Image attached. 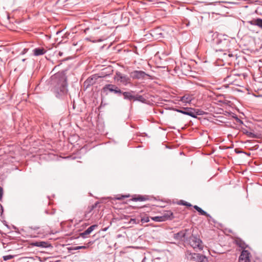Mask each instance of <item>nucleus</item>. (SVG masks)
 <instances>
[{
	"label": "nucleus",
	"mask_w": 262,
	"mask_h": 262,
	"mask_svg": "<svg viewBox=\"0 0 262 262\" xmlns=\"http://www.w3.org/2000/svg\"><path fill=\"white\" fill-rule=\"evenodd\" d=\"M191 97H190L189 95H184L181 97L180 101H182L183 103H189L191 101Z\"/></svg>",
	"instance_id": "obj_18"
},
{
	"label": "nucleus",
	"mask_w": 262,
	"mask_h": 262,
	"mask_svg": "<svg viewBox=\"0 0 262 262\" xmlns=\"http://www.w3.org/2000/svg\"><path fill=\"white\" fill-rule=\"evenodd\" d=\"M256 26L262 29V19L257 18Z\"/></svg>",
	"instance_id": "obj_26"
},
{
	"label": "nucleus",
	"mask_w": 262,
	"mask_h": 262,
	"mask_svg": "<svg viewBox=\"0 0 262 262\" xmlns=\"http://www.w3.org/2000/svg\"><path fill=\"white\" fill-rule=\"evenodd\" d=\"M256 23H257V18L254 19L253 20H248L247 21V24H250L251 25L256 26Z\"/></svg>",
	"instance_id": "obj_25"
},
{
	"label": "nucleus",
	"mask_w": 262,
	"mask_h": 262,
	"mask_svg": "<svg viewBox=\"0 0 262 262\" xmlns=\"http://www.w3.org/2000/svg\"><path fill=\"white\" fill-rule=\"evenodd\" d=\"M97 204H98L97 203H96L94 205H93V206H92V209H93V208H94L95 207H96L97 206Z\"/></svg>",
	"instance_id": "obj_31"
},
{
	"label": "nucleus",
	"mask_w": 262,
	"mask_h": 262,
	"mask_svg": "<svg viewBox=\"0 0 262 262\" xmlns=\"http://www.w3.org/2000/svg\"><path fill=\"white\" fill-rule=\"evenodd\" d=\"M134 93V92L133 91L124 92H122L121 94L123 95L124 99H126L129 101H134L135 95H133Z\"/></svg>",
	"instance_id": "obj_12"
},
{
	"label": "nucleus",
	"mask_w": 262,
	"mask_h": 262,
	"mask_svg": "<svg viewBox=\"0 0 262 262\" xmlns=\"http://www.w3.org/2000/svg\"><path fill=\"white\" fill-rule=\"evenodd\" d=\"M145 260V257H144V258L143 259V260H142V262H144Z\"/></svg>",
	"instance_id": "obj_33"
},
{
	"label": "nucleus",
	"mask_w": 262,
	"mask_h": 262,
	"mask_svg": "<svg viewBox=\"0 0 262 262\" xmlns=\"http://www.w3.org/2000/svg\"><path fill=\"white\" fill-rule=\"evenodd\" d=\"M214 42L216 45L215 48L216 52L226 51V49H228L230 45V42L228 39L225 38L222 39L219 37L214 39Z\"/></svg>",
	"instance_id": "obj_2"
},
{
	"label": "nucleus",
	"mask_w": 262,
	"mask_h": 262,
	"mask_svg": "<svg viewBox=\"0 0 262 262\" xmlns=\"http://www.w3.org/2000/svg\"><path fill=\"white\" fill-rule=\"evenodd\" d=\"M230 77H231V76H228V77H227V79H229V78H230Z\"/></svg>",
	"instance_id": "obj_35"
},
{
	"label": "nucleus",
	"mask_w": 262,
	"mask_h": 262,
	"mask_svg": "<svg viewBox=\"0 0 262 262\" xmlns=\"http://www.w3.org/2000/svg\"><path fill=\"white\" fill-rule=\"evenodd\" d=\"M93 243H94V242L90 241V242H88V243H86V244H85V245H84V246H76V247H73L72 248V249L74 250H80V249H86L88 248L91 245H92L93 244Z\"/></svg>",
	"instance_id": "obj_17"
},
{
	"label": "nucleus",
	"mask_w": 262,
	"mask_h": 262,
	"mask_svg": "<svg viewBox=\"0 0 262 262\" xmlns=\"http://www.w3.org/2000/svg\"><path fill=\"white\" fill-rule=\"evenodd\" d=\"M180 204H182V205H185L187 206H189V207L191 206V205L190 203L186 202H184V201H181Z\"/></svg>",
	"instance_id": "obj_28"
},
{
	"label": "nucleus",
	"mask_w": 262,
	"mask_h": 262,
	"mask_svg": "<svg viewBox=\"0 0 262 262\" xmlns=\"http://www.w3.org/2000/svg\"><path fill=\"white\" fill-rule=\"evenodd\" d=\"M97 226H98L97 225H93L91 226L84 232L80 233V236L83 238H86V236L90 234L96 227H97Z\"/></svg>",
	"instance_id": "obj_11"
},
{
	"label": "nucleus",
	"mask_w": 262,
	"mask_h": 262,
	"mask_svg": "<svg viewBox=\"0 0 262 262\" xmlns=\"http://www.w3.org/2000/svg\"><path fill=\"white\" fill-rule=\"evenodd\" d=\"M193 208L197 211H198L200 213V214L203 215H206L207 216H209V214H208L206 211L203 210L201 208H200V207L198 206L197 205H194L193 206Z\"/></svg>",
	"instance_id": "obj_19"
},
{
	"label": "nucleus",
	"mask_w": 262,
	"mask_h": 262,
	"mask_svg": "<svg viewBox=\"0 0 262 262\" xmlns=\"http://www.w3.org/2000/svg\"><path fill=\"white\" fill-rule=\"evenodd\" d=\"M163 218L164 216H155L152 220L155 222H162L164 221Z\"/></svg>",
	"instance_id": "obj_23"
},
{
	"label": "nucleus",
	"mask_w": 262,
	"mask_h": 262,
	"mask_svg": "<svg viewBox=\"0 0 262 262\" xmlns=\"http://www.w3.org/2000/svg\"><path fill=\"white\" fill-rule=\"evenodd\" d=\"M113 92L115 94L118 95H121L122 91L119 89L116 85L108 84H106L102 89V92L105 93L106 95L107 94V92Z\"/></svg>",
	"instance_id": "obj_4"
},
{
	"label": "nucleus",
	"mask_w": 262,
	"mask_h": 262,
	"mask_svg": "<svg viewBox=\"0 0 262 262\" xmlns=\"http://www.w3.org/2000/svg\"><path fill=\"white\" fill-rule=\"evenodd\" d=\"M174 111L194 118H196L197 115H199L194 109L191 107H184L182 110L176 108Z\"/></svg>",
	"instance_id": "obj_5"
},
{
	"label": "nucleus",
	"mask_w": 262,
	"mask_h": 262,
	"mask_svg": "<svg viewBox=\"0 0 262 262\" xmlns=\"http://www.w3.org/2000/svg\"><path fill=\"white\" fill-rule=\"evenodd\" d=\"M31 245L32 246L42 247V248H47L50 246V245L48 243L46 242H32L31 244Z\"/></svg>",
	"instance_id": "obj_14"
},
{
	"label": "nucleus",
	"mask_w": 262,
	"mask_h": 262,
	"mask_svg": "<svg viewBox=\"0 0 262 262\" xmlns=\"http://www.w3.org/2000/svg\"><path fill=\"white\" fill-rule=\"evenodd\" d=\"M236 244L242 249H245L247 247L245 243L241 239H237L236 240Z\"/></svg>",
	"instance_id": "obj_20"
},
{
	"label": "nucleus",
	"mask_w": 262,
	"mask_h": 262,
	"mask_svg": "<svg viewBox=\"0 0 262 262\" xmlns=\"http://www.w3.org/2000/svg\"><path fill=\"white\" fill-rule=\"evenodd\" d=\"M187 230H182L174 234V238L177 240H181L186 235Z\"/></svg>",
	"instance_id": "obj_15"
},
{
	"label": "nucleus",
	"mask_w": 262,
	"mask_h": 262,
	"mask_svg": "<svg viewBox=\"0 0 262 262\" xmlns=\"http://www.w3.org/2000/svg\"><path fill=\"white\" fill-rule=\"evenodd\" d=\"M250 253L248 250H243L239 257L240 262H250Z\"/></svg>",
	"instance_id": "obj_9"
},
{
	"label": "nucleus",
	"mask_w": 262,
	"mask_h": 262,
	"mask_svg": "<svg viewBox=\"0 0 262 262\" xmlns=\"http://www.w3.org/2000/svg\"><path fill=\"white\" fill-rule=\"evenodd\" d=\"M3 195V188L0 186V201L2 200Z\"/></svg>",
	"instance_id": "obj_29"
},
{
	"label": "nucleus",
	"mask_w": 262,
	"mask_h": 262,
	"mask_svg": "<svg viewBox=\"0 0 262 262\" xmlns=\"http://www.w3.org/2000/svg\"><path fill=\"white\" fill-rule=\"evenodd\" d=\"M191 255V258L196 259L198 262H205L206 257L205 256L199 254L194 253Z\"/></svg>",
	"instance_id": "obj_13"
},
{
	"label": "nucleus",
	"mask_w": 262,
	"mask_h": 262,
	"mask_svg": "<svg viewBox=\"0 0 262 262\" xmlns=\"http://www.w3.org/2000/svg\"><path fill=\"white\" fill-rule=\"evenodd\" d=\"M169 213L170 215H172V213L171 212H169Z\"/></svg>",
	"instance_id": "obj_36"
},
{
	"label": "nucleus",
	"mask_w": 262,
	"mask_h": 262,
	"mask_svg": "<svg viewBox=\"0 0 262 262\" xmlns=\"http://www.w3.org/2000/svg\"><path fill=\"white\" fill-rule=\"evenodd\" d=\"M116 79L118 81H120L124 85H126L128 83H129L130 79L129 77L120 72L116 73Z\"/></svg>",
	"instance_id": "obj_7"
},
{
	"label": "nucleus",
	"mask_w": 262,
	"mask_h": 262,
	"mask_svg": "<svg viewBox=\"0 0 262 262\" xmlns=\"http://www.w3.org/2000/svg\"><path fill=\"white\" fill-rule=\"evenodd\" d=\"M138 101L144 103L146 101V99L144 98L141 95H135V98H134V101Z\"/></svg>",
	"instance_id": "obj_21"
},
{
	"label": "nucleus",
	"mask_w": 262,
	"mask_h": 262,
	"mask_svg": "<svg viewBox=\"0 0 262 262\" xmlns=\"http://www.w3.org/2000/svg\"><path fill=\"white\" fill-rule=\"evenodd\" d=\"M33 54L36 56H40L43 55L46 52V51L43 48H35L33 50Z\"/></svg>",
	"instance_id": "obj_16"
},
{
	"label": "nucleus",
	"mask_w": 262,
	"mask_h": 262,
	"mask_svg": "<svg viewBox=\"0 0 262 262\" xmlns=\"http://www.w3.org/2000/svg\"><path fill=\"white\" fill-rule=\"evenodd\" d=\"M14 257V255H8L3 256V258L4 260L7 261L8 260L13 258Z\"/></svg>",
	"instance_id": "obj_24"
},
{
	"label": "nucleus",
	"mask_w": 262,
	"mask_h": 262,
	"mask_svg": "<svg viewBox=\"0 0 262 262\" xmlns=\"http://www.w3.org/2000/svg\"><path fill=\"white\" fill-rule=\"evenodd\" d=\"M147 199L144 196H138L137 197H134L133 198L132 200L135 201H145L147 200Z\"/></svg>",
	"instance_id": "obj_22"
},
{
	"label": "nucleus",
	"mask_w": 262,
	"mask_h": 262,
	"mask_svg": "<svg viewBox=\"0 0 262 262\" xmlns=\"http://www.w3.org/2000/svg\"><path fill=\"white\" fill-rule=\"evenodd\" d=\"M131 77L135 79H143L148 75L142 71H134L130 74Z\"/></svg>",
	"instance_id": "obj_8"
},
{
	"label": "nucleus",
	"mask_w": 262,
	"mask_h": 262,
	"mask_svg": "<svg viewBox=\"0 0 262 262\" xmlns=\"http://www.w3.org/2000/svg\"><path fill=\"white\" fill-rule=\"evenodd\" d=\"M188 242L190 245L193 248L199 250L203 249V244L201 239L196 235L192 234L189 237Z\"/></svg>",
	"instance_id": "obj_3"
},
{
	"label": "nucleus",
	"mask_w": 262,
	"mask_h": 262,
	"mask_svg": "<svg viewBox=\"0 0 262 262\" xmlns=\"http://www.w3.org/2000/svg\"><path fill=\"white\" fill-rule=\"evenodd\" d=\"M145 260V257H144V258L143 259V260H142V262H144Z\"/></svg>",
	"instance_id": "obj_34"
},
{
	"label": "nucleus",
	"mask_w": 262,
	"mask_h": 262,
	"mask_svg": "<svg viewBox=\"0 0 262 262\" xmlns=\"http://www.w3.org/2000/svg\"><path fill=\"white\" fill-rule=\"evenodd\" d=\"M39 229V226L29 227H28V231H30V230L36 231V230H38Z\"/></svg>",
	"instance_id": "obj_27"
},
{
	"label": "nucleus",
	"mask_w": 262,
	"mask_h": 262,
	"mask_svg": "<svg viewBox=\"0 0 262 262\" xmlns=\"http://www.w3.org/2000/svg\"><path fill=\"white\" fill-rule=\"evenodd\" d=\"M142 221L147 223V222H148L149 221V220L148 219V217H146V218L142 219Z\"/></svg>",
	"instance_id": "obj_30"
},
{
	"label": "nucleus",
	"mask_w": 262,
	"mask_h": 262,
	"mask_svg": "<svg viewBox=\"0 0 262 262\" xmlns=\"http://www.w3.org/2000/svg\"><path fill=\"white\" fill-rule=\"evenodd\" d=\"M50 262H54V261H50ZM54 262H58V261H54Z\"/></svg>",
	"instance_id": "obj_37"
},
{
	"label": "nucleus",
	"mask_w": 262,
	"mask_h": 262,
	"mask_svg": "<svg viewBox=\"0 0 262 262\" xmlns=\"http://www.w3.org/2000/svg\"><path fill=\"white\" fill-rule=\"evenodd\" d=\"M218 54V56L222 57V60H228L229 58L232 57L233 56V54L226 49V51H223L222 52H217Z\"/></svg>",
	"instance_id": "obj_10"
},
{
	"label": "nucleus",
	"mask_w": 262,
	"mask_h": 262,
	"mask_svg": "<svg viewBox=\"0 0 262 262\" xmlns=\"http://www.w3.org/2000/svg\"><path fill=\"white\" fill-rule=\"evenodd\" d=\"M100 76L97 74L93 75L89 77L83 83V88L87 89L91 85L95 83L96 81L98 80Z\"/></svg>",
	"instance_id": "obj_6"
},
{
	"label": "nucleus",
	"mask_w": 262,
	"mask_h": 262,
	"mask_svg": "<svg viewBox=\"0 0 262 262\" xmlns=\"http://www.w3.org/2000/svg\"><path fill=\"white\" fill-rule=\"evenodd\" d=\"M66 71L59 72L52 75L49 81L56 97L62 98L68 93Z\"/></svg>",
	"instance_id": "obj_1"
},
{
	"label": "nucleus",
	"mask_w": 262,
	"mask_h": 262,
	"mask_svg": "<svg viewBox=\"0 0 262 262\" xmlns=\"http://www.w3.org/2000/svg\"><path fill=\"white\" fill-rule=\"evenodd\" d=\"M58 54H59V55L60 56H62L63 53H62V52H59V53H58Z\"/></svg>",
	"instance_id": "obj_32"
}]
</instances>
